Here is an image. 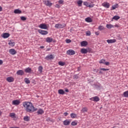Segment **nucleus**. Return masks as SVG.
<instances>
[{
	"label": "nucleus",
	"instance_id": "nucleus-1",
	"mask_svg": "<svg viewBox=\"0 0 128 128\" xmlns=\"http://www.w3.org/2000/svg\"><path fill=\"white\" fill-rule=\"evenodd\" d=\"M24 108H26V110L27 112H36L38 108H34L32 102H24L23 103Z\"/></svg>",
	"mask_w": 128,
	"mask_h": 128
},
{
	"label": "nucleus",
	"instance_id": "nucleus-2",
	"mask_svg": "<svg viewBox=\"0 0 128 128\" xmlns=\"http://www.w3.org/2000/svg\"><path fill=\"white\" fill-rule=\"evenodd\" d=\"M68 56H74V54H76V52L72 49H70L66 52Z\"/></svg>",
	"mask_w": 128,
	"mask_h": 128
},
{
	"label": "nucleus",
	"instance_id": "nucleus-3",
	"mask_svg": "<svg viewBox=\"0 0 128 128\" xmlns=\"http://www.w3.org/2000/svg\"><path fill=\"white\" fill-rule=\"evenodd\" d=\"M66 26L65 24H58L55 25V28H66Z\"/></svg>",
	"mask_w": 128,
	"mask_h": 128
},
{
	"label": "nucleus",
	"instance_id": "nucleus-4",
	"mask_svg": "<svg viewBox=\"0 0 128 128\" xmlns=\"http://www.w3.org/2000/svg\"><path fill=\"white\" fill-rule=\"evenodd\" d=\"M38 32H39V34H42L43 36H46L48 34V31L42 30H38Z\"/></svg>",
	"mask_w": 128,
	"mask_h": 128
},
{
	"label": "nucleus",
	"instance_id": "nucleus-5",
	"mask_svg": "<svg viewBox=\"0 0 128 128\" xmlns=\"http://www.w3.org/2000/svg\"><path fill=\"white\" fill-rule=\"evenodd\" d=\"M38 28L42 30H46L48 28V26L46 24H42L39 25Z\"/></svg>",
	"mask_w": 128,
	"mask_h": 128
},
{
	"label": "nucleus",
	"instance_id": "nucleus-6",
	"mask_svg": "<svg viewBox=\"0 0 128 128\" xmlns=\"http://www.w3.org/2000/svg\"><path fill=\"white\" fill-rule=\"evenodd\" d=\"M102 6L104 8H110V3L108 2H104L102 4Z\"/></svg>",
	"mask_w": 128,
	"mask_h": 128
},
{
	"label": "nucleus",
	"instance_id": "nucleus-7",
	"mask_svg": "<svg viewBox=\"0 0 128 128\" xmlns=\"http://www.w3.org/2000/svg\"><path fill=\"white\" fill-rule=\"evenodd\" d=\"M44 4L47 6H52V2H50V0L44 1Z\"/></svg>",
	"mask_w": 128,
	"mask_h": 128
},
{
	"label": "nucleus",
	"instance_id": "nucleus-8",
	"mask_svg": "<svg viewBox=\"0 0 128 128\" xmlns=\"http://www.w3.org/2000/svg\"><path fill=\"white\" fill-rule=\"evenodd\" d=\"M6 80L8 82H13L14 81V78L12 76H10L6 78Z\"/></svg>",
	"mask_w": 128,
	"mask_h": 128
},
{
	"label": "nucleus",
	"instance_id": "nucleus-9",
	"mask_svg": "<svg viewBox=\"0 0 128 128\" xmlns=\"http://www.w3.org/2000/svg\"><path fill=\"white\" fill-rule=\"evenodd\" d=\"M90 100H93V102H99V100H100V98H99L98 96H94V97H93V98H90Z\"/></svg>",
	"mask_w": 128,
	"mask_h": 128
},
{
	"label": "nucleus",
	"instance_id": "nucleus-10",
	"mask_svg": "<svg viewBox=\"0 0 128 128\" xmlns=\"http://www.w3.org/2000/svg\"><path fill=\"white\" fill-rule=\"evenodd\" d=\"M16 74L18 76H24V72L22 70H18L16 72Z\"/></svg>",
	"mask_w": 128,
	"mask_h": 128
},
{
	"label": "nucleus",
	"instance_id": "nucleus-11",
	"mask_svg": "<svg viewBox=\"0 0 128 128\" xmlns=\"http://www.w3.org/2000/svg\"><path fill=\"white\" fill-rule=\"evenodd\" d=\"M20 104V100H14L12 101V104H14V106H18Z\"/></svg>",
	"mask_w": 128,
	"mask_h": 128
},
{
	"label": "nucleus",
	"instance_id": "nucleus-12",
	"mask_svg": "<svg viewBox=\"0 0 128 128\" xmlns=\"http://www.w3.org/2000/svg\"><path fill=\"white\" fill-rule=\"evenodd\" d=\"M64 126H70V121L68 120H66L63 122Z\"/></svg>",
	"mask_w": 128,
	"mask_h": 128
},
{
	"label": "nucleus",
	"instance_id": "nucleus-13",
	"mask_svg": "<svg viewBox=\"0 0 128 128\" xmlns=\"http://www.w3.org/2000/svg\"><path fill=\"white\" fill-rule=\"evenodd\" d=\"M2 37L3 38H10V34L8 33H4Z\"/></svg>",
	"mask_w": 128,
	"mask_h": 128
},
{
	"label": "nucleus",
	"instance_id": "nucleus-14",
	"mask_svg": "<svg viewBox=\"0 0 128 128\" xmlns=\"http://www.w3.org/2000/svg\"><path fill=\"white\" fill-rule=\"evenodd\" d=\"M9 52L10 54L14 56L16 54V51L14 49H10L9 50Z\"/></svg>",
	"mask_w": 128,
	"mask_h": 128
},
{
	"label": "nucleus",
	"instance_id": "nucleus-15",
	"mask_svg": "<svg viewBox=\"0 0 128 128\" xmlns=\"http://www.w3.org/2000/svg\"><path fill=\"white\" fill-rule=\"evenodd\" d=\"M8 44H9L10 46H14L16 42H14L12 40H10L8 43Z\"/></svg>",
	"mask_w": 128,
	"mask_h": 128
},
{
	"label": "nucleus",
	"instance_id": "nucleus-16",
	"mask_svg": "<svg viewBox=\"0 0 128 128\" xmlns=\"http://www.w3.org/2000/svg\"><path fill=\"white\" fill-rule=\"evenodd\" d=\"M100 64H110V62H106V60H102L99 62Z\"/></svg>",
	"mask_w": 128,
	"mask_h": 128
},
{
	"label": "nucleus",
	"instance_id": "nucleus-17",
	"mask_svg": "<svg viewBox=\"0 0 128 128\" xmlns=\"http://www.w3.org/2000/svg\"><path fill=\"white\" fill-rule=\"evenodd\" d=\"M106 42L108 44H114L116 42V39L108 40Z\"/></svg>",
	"mask_w": 128,
	"mask_h": 128
},
{
	"label": "nucleus",
	"instance_id": "nucleus-18",
	"mask_svg": "<svg viewBox=\"0 0 128 128\" xmlns=\"http://www.w3.org/2000/svg\"><path fill=\"white\" fill-rule=\"evenodd\" d=\"M24 122H30V118L28 116H24Z\"/></svg>",
	"mask_w": 128,
	"mask_h": 128
},
{
	"label": "nucleus",
	"instance_id": "nucleus-19",
	"mask_svg": "<svg viewBox=\"0 0 128 128\" xmlns=\"http://www.w3.org/2000/svg\"><path fill=\"white\" fill-rule=\"evenodd\" d=\"M80 44L82 46H88V42L86 41L82 42Z\"/></svg>",
	"mask_w": 128,
	"mask_h": 128
},
{
	"label": "nucleus",
	"instance_id": "nucleus-20",
	"mask_svg": "<svg viewBox=\"0 0 128 128\" xmlns=\"http://www.w3.org/2000/svg\"><path fill=\"white\" fill-rule=\"evenodd\" d=\"M44 112L42 108L38 109V111L37 112L38 114H44Z\"/></svg>",
	"mask_w": 128,
	"mask_h": 128
},
{
	"label": "nucleus",
	"instance_id": "nucleus-21",
	"mask_svg": "<svg viewBox=\"0 0 128 128\" xmlns=\"http://www.w3.org/2000/svg\"><path fill=\"white\" fill-rule=\"evenodd\" d=\"M46 58L47 60H54V56L52 54H51L50 56H48L46 57Z\"/></svg>",
	"mask_w": 128,
	"mask_h": 128
},
{
	"label": "nucleus",
	"instance_id": "nucleus-22",
	"mask_svg": "<svg viewBox=\"0 0 128 128\" xmlns=\"http://www.w3.org/2000/svg\"><path fill=\"white\" fill-rule=\"evenodd\" d=\"M25 72H27L28 74H30L32 72V68H28L25 69Z\"/></svg>",
	"mask_w": 128,
	"mask_h": 128
},
{
	"label": "nucleus",
	"instance_id": "nucleus-23",
	"mask_svg": "<svg viewBox=\"0 0 128 128\" xmlns=\"http://www.w3.org/2000/svg\"><path fill=\"white\" fill-rule=\"evenodd\" d=\"M58 94H66V92H64V90L60 89L58 90Z\"/></svg>",
	"mask_w": 128,
	"mask_h": 128
},
{
	"label": "nucleus",
	"instance_id": "nucleus-24",
	"mask_svg": "<svg viewBox=\"0 0 128 128\" xmlns=\"http://www.w3.org/2000/svg\"><path fill=\"white\" fill-rule=\"evenodd\" d=\"M54 40V39H52V38H50V37H48L46 38V42H52V40Z\"/></svg>",
	"mask_w": 128,
	"mask_h": 128
},
{
	"label": "nucleus",
	"instance_id": "nucleus-25",
	"mask_svg": "<svg viewBox=\"0 0 128 128\" xmlns=\"http://www.w3.org/2000/svg\"><path fill=\"white\" fill-rule=\"evenodd\" d=\"M42 70H44V68L42 66H39L38 68V70L40 74H42Z\"/></svg>",
	"mask_w": 128,
	"mask_h": 128
},
{
	"label": "nucleus",
	"instance_id": "nucleus-26",
	"mask_svg": "<svg viewBox=\"0 0 128 128\" xmlns=\"http://www.w3.org/2000/svg\"><path fill=\"white\" fill-rule=\"evenodd\" d=\"M86 22H92V18L88 17L87 18H86L85 19Z\"/></svg>",
	"mask_w": 128,
	"mask_h": 128
},
{
	"label": "nucleus",
	"instance_id": "nucleus-27",
	"mask_svg": "<svg viewBox=\"0 0 128 128\" xmlns=\"http://www.w3.org/2000/svg\"><path fill=\"white\" fill-rule=\"evenodd\" d=\"M80 52L82 54H88V50L86 48H82Z\"/></svg>",
	"mask_w": 128,
	"mask_h": 128
},
{
	"label": "nucleus",
	"instance_id": "nucleus-28",
	"mask_svg": "<svg viewBox=\"0 0 128 128\" xmlns=\"http://www.w3.org/2000/svg\"><path fill=\"white\" fill-rule=\"evenodd\" d=\"M77 115L76 114H74V113H72L70 114V118H76Z\"/></svg>",
	"mask_w": 128,
	"mask_h": 128
},
{
	"label": "nucleus",
	"instance_id": "nucleus-29",
	"mask_svg": "<svg viewBox=\"0 0 128 128\" xmlns=\"http://www.w3.org/2000/svg\"><path fill=\"white\" fill-rule=\"evenodd\" d=\"M14 12L15 14H22V10H18V9H16L14 10Z\"/></svg>",
	"mask_w": 128,
	"mask_h": 128
},
{
	"label": "nucleus",
	"instance_id": "nucleus-30",
	"mask_svg": "<svg viewBox=\"0 0 128 128\" xmlns=\"http://www.w3.org/2000/svg\"><path fill=\"white\" fill-rule=\"evenodd\" d=\"M106 27L107 28H114V25L112 24H107L106 25Z\"/></svg>",
	"mask_w": 128,
	"mask_h": 128
},
{
	"label": "nucleus",
	"instance_id": "nucleus-31",
	"mask_svg": "<svg viewBox=\"0 0 128 128\" xmlns=\"http://www.w3.org/2000/svg\"><path fill=\"white\" fill-rule=\"evenodd\" d=\"M24 80L26 84H30V80H28V78H26L24 79Z\"/></svg>",
	"mask_w": 128,
	"mask_h": 128
},
{
	"label": "nucleus",
	"instance_id": "nucleus-32",
	"mask_svg": "<svg viewBox=\"0 0 128 128\" xmlns=\"http://www.w3.org/2000/svg\"><path fill=\"white\" fill-rule=\"evenodd\" d=\"M118 8V4H115L112 6V10H116V8Z\"/></svg>",
	"mask_w": 128,
	"mask_h": 128
},
{
	"label": "nucleus",
	"instance_id": "nucleus-33",
	"mask_svg": "<svg viewBox=\"0 0 128 128\" xmlns=\"http://www.w3.org/2000/svg\"><path fill=\"white\" fill-rule=\"evenodd\" d=\"M123 96H124V98H128V90L124 92L123 93Z\"/></svg>",
	"mask_w": 128,
	"mask_h": 128
},
{
	"label": "nucleus",
	"instance_id": "nucleus-34",
	"mask_svg": "<svg viewBox=\"0 0 128 128\" xmlns=\"http://www.w3.org/2000/svg\"><path fill=\"white\" fill-rule=\"evenodd\" d=\"M120 17L119 16H114L112 18V20H120Z\"/></svg>",
	"mask_w": 128,
	"mask_h": 128
},
{
	"label": "nucleus",
	"instance_id": "nucleus-35",
	"mask_svg": "<svg viewBox=\"0 0 128 128\" xmlns=\"http://www.w3.org/2000/svg\"><path fill=\"white\" fill-rule=\"evenodd\" d=\"M81 112H88V108H84L82 109Z\"/></svg>",
	"mask_w": 128,
	"mask_h": 128
},
{
	"label": "nucleus",
	"instance_id": "nucleus-36",
	"mask_svg": "<svg viewBox=\"0 0 128 128\" xmlns=\"http://www.w3.org/2000/svg\"><path fill=\"white\" fill-rule=\"evenodd\" d=\"M73 78L74 80H78V78H80V77L78 74H74L73 76Z\"/></svg>",
	"mask_w": 128,
	"mask_h": 128
},
{
	"label": "nucleus",
	"instance_id": "nucleus-37",
	"mask_svg": "<svg viewBox=\"0 0 128 128\" xmlns=\"http://www.w3.org/2000/svg\"><path fill=\"white\" fill-rule=\"evenodd\" d=\"M95 88H96L99 90V88H102V85L100 84H95Z\"/></svg>",
	"mask_w": 128,
	"mask_h": 128
},
{
	"label": "nucleus",
	"instance_id": "nucleus-38",
	"mask_svg": "<svg viewBox=\"0 0 128 128\" xmlns=\"http://www.w3.org/2000/svg\"><path fill=\"white\" fill-rule=\"evenodd\" d=\"M98 30H104V27L102 26H98Z\"/></svg>",
	"mask_w": 128,
	"mask_h": 128
},
{
	"label": "nucleus",
	"instance_id": "nucleus-39",
	"mask_svg": "<svg viewBox=\"0 0 128 128\" xmlns=\"http://www.w3.org/2000/svg\"><path fill=\"white\" fill-rule=\"evenodd\" d=\"M77 4L79 6H82V0H78L77 2Z\"/></svg>",
	"mask_w": 128,
	"mask_h": 128
},
{
	"label": "nucleus",
	"instance_id": "nucleus-40",
	"mask_svg": "<svg viewBox=\"0 0 128 128\" xmlns=\"http://www.w3.org/2000/svg\"><path fill=\"white\" fill-rule=\"evenodd\" d=\"M10 116L11 118H16V114L14 113L10 114Z\"/></svg>",
	"mask_w": 128,
	"mask_h": 128
},
{
	"label": "nucleus",
	"instance_id": "nucleus-41",
	"mask_svg": "<svg viewBox=\"0 0 128 128\" xmlns=\"http://www.w3.org/2000/svg\"><path fill=\"white\" fill-rule=\"evenodd\" d=\"M78 122H76V121H73L71 123V125L73 126H76Z\"/></svg>",
	"mask_w": 128,
	"mask_h": 128
},
{
	"label": "nucleus",
	"instance_id": "nucleus-42",
	"mask_svg": "<svg viewBox=\"0 0 128 128\" xmlns=\"http://www.w3.org/2000/svg\"><path fill=\"white\" fill-rule=\"evenodd\" d=\"M20 20H26V18L24 16H21L20 17Z\"/></svg>",
	"mask_w": 128,
	"mask_h": 128
},
{
	"label": "nucleus",
	"instance_id": "nucleus-43",
	"mask_svg": "<svg viewBox=\"0 0 128 128\" xmlns=\"http://www.w3.org/2000/svg\"><path fill=\"white\" fill-rule=\"evenodd\" d=\"M100 70L104 71L110 70V69L105 68H100Z\"/></svg>",
	"mask_w": 128,
	"mask_h": 128
},
{
	"label": "nucleus",
	"instance_id": "nucleus-44",
	"mask_svg": "<svg viewBox=\"0 0 128 128\" xmlns=\"http://www.w3.org/2000/svg\"><path fill=\"white\" fill-rule=\"evenodd\" d=\"M98 74H104V72H102L101 70H98Z\"/></svg>",
	"mask_w": 128,
	"mask_h": 128
},
{
	"label": "nucleus",
	"instance_id": "nucleus-45",
	"mask_svg": "<svg viewBox=\"0 0 128 128\" xmlns=\"http://www.w3.org/2000/svg\"><path fill=\"white\" fill-rule=\"evenodd\" d=\"M84 6H88V3L87 2H84Z\"/></svg>",
	"mask_w": 128,
	"mask_h": 128
},
{
	"label": "nucleus",
	"instance_id": "nucleus-46",
	"mask_svg": "<svg viewBox=\"0 0 128 128\" xmlns=\"http://www.w3.org/2000/svg\"><path fill=\"white\" fill-rule=\"evenodd\" d=\"M66 42L67 44H70V42H72V40L70 39H66Z\"/></svg>",
	"mask_w": 128,
	"mask_h": 128
},
{
	"label": "nucleus",
	"instance_id": "nucleus-47",
	"mask_svg": "<svg viewBox=\"0 0 128 128\" xmlns=\"http://www.w3.org/2000/svg\"><path fill=\"white\" fill-rule=\"evenodd\" d=\"M64 2V0H59L58 1V3L60 4H62Z\"/></svg>",
	"mask_w": 128,
	"mask_h": 128
},
{
	"label": "nucleus",
	"instance_id": "nucleus-48",
	"mask_svg": "<svg viewBox=\"0 0 128 128\" xmlns=\"http://www.w3.org/2000/svg\"><path fill=\"white\" fill-rule=\"evenodd\" d=\"M94 4H88V8H94Z\"/></svg>",
	"mask_w": 128,
	"mask_h": 128
},
{
	"label": "nucleus",
	"instance_id": "nucleus-49",
	"mask_svg": "<svg viewBox=\"0 0 128 128\" xmlns=\"http://www.w3.org/2000/svg\"><path fill=\"white\" fill-rule=\"evenodd\" d=\"M86 36H90V34H91L90 32V31L86 32Z\"/></svg>",
	"mask_w": 128,
	"mask_h": 128
},
{
	"label": "nucleus",
	"instance_id": "nucleus-50",
	"mask_svg": "<svg viewBox=\"0 0 128 128\" xmlns=\"http://www.w3.org/2000/svg\"><path fill=\"white\" fill-rule=\"evenodd\" d=\"M65 92H70V90H68V88H65Z\"/></svg>",
	"mask_w": 128,
	"mask_h": 128
},
{
	"label": "nucleus",
	"instance_id": "nucleus-51",
	"mask_svg": "<svg viewBox=\"0 0 128 128\" xmlns=\"http://www.w3.org/2000/svg\"><path fill=\"white\" fill-rule=\"evenodd\" d=\"M56 7L58 8H60V6L58 4H56Z\"/></svg>",
	"mask_w": 128,
	"mask_h": 128
},
{
	"label": "nucleus",
	"instance_id": "nucleus-52",
	"mask_svg": "<svg viewBox=\"0 0 128 128\" xmlns=\"http://www.w3.org/2000/svg\"><path fill=\"white\" fill-rule=\"evenodd\" d=\"M95 34H96V36H98L100 34V32H95Z\"/></svg>",
	"mask_w": 128,
	"mask_h": 128
},
{
	"label": "nucleus",
	"instance_id": "nucleus-53",
	"mask_svg": "<svg viewBox=\"0 0 128 128\" xmlns=\"http://www.w3.org/2000/svg\"><path fill=\"white\" fill-rule=\"evenodd\" d=\"M64 116H68V113L67 112H66L64 114Z\"/></svg>",
	"mask_w": 128,
	"mask_h": 128
},
{
	"label": "nucleus",
	"instance_id": "nucleus-54",
	"mask_svg": "<svg viewBox=\"0 0 128 128\" xmlns=\"http://www.w3.org/2000/svg\"><path fill=\"white\" fill-rule=\"evenodd\" d=\"M58 64H64V63L62 62H58Z\"/></svg>",
	"mask_w": 128,
	"mask_h": 128
},
{
	"label": "nucleus",
	"instance_id": "nucleus-55",
	"mask_svg": "<svg viewBox=\"0 0 128 128\" xmlns=\"http://www.w3.org/2000/svg\"><path fill=\"white\" fill-rule=\"evenodd\" d=\"M80 67H78L77 68V72H80Z\"/></svg>",
	"mask_w": 128,
	"mask_h": 128
},
{
	"label": "nucleus",
	"instance_id": "nucleus-56",
	"mask_svg": "<svg viewBox=\"0 0 128 128\" xmlns=\"http://www.w3.org/2000/svg\"><path fill=\"white\" fill-rule=\"evenodd\" d=\"M3 62L2 60H0V64H2Z\"/></svg>",
	"mask_w": 128,
	"mask_h": 128
},
{
	"label": "nucleus",
	"instance_id": "nucleus-57",
	"mask_svg": "<svg viewBox=\"0 0 128 128\" xmlns=\"http://www.w3.org/2000/svg\"><path fill=\"white\" fill-rule=\"evenodd\" d=\"M0 12H2V7L0 6Z\"/></svg>",
	"mask_w": 128,
	"mask_h": 128
},
{
	"label": "nucleus",
	"instance_id": "nucleus-58",
	"mask_svg": "<svg viewBox=\"0 0 128 128\" xmlns=\"http://www.w3.org/2000/svg\"><path fill=\"white\" fill-rule=\"evenodd\" d=\"M10 128H20L19 127H10Z\"/></svg>",
	"mask_w": 128,
	"mask_h": 128
},
{
	"label": "nucleus",
	"instance_id": "nucleus-59",
	"mask_svg": "<svg viewBox=\"0 0 128 128\" xmlns=\"http://www.w3.org/2000/svg\"><path fill=\"white\" fill-rule=\"evenodd\" d=\"M48 122H50V118H48Z\"/></svg>",
	"mask_w": 128,
	"mask_h": 128
},
{
	"label": "nucleus",
	"instance_id": "nucleus-60",
	"mask_svg": "<svg viewBox=\"0 0 128 128\" xmlns=\"http://www.w3.org/2000/svg\"><path fill=\"white\" fill-rule=\"evenodd\" d=\"M40 48H44V46H41Z\"/></svg>",
	"mask_w": 128,
	"mask_h": 128
},
{
	"label": "nucleus",
	"instance_id": "nucleus-61",
	"mask_svg": "<svg viewBox=\"0 0 128 128\" xmlns=\"http://www.w3.org/2000/svg\"><path fill=\"white\" fill-rule=\"evenodd\" d=\"M60 66H64V64H60Z\"/></svg>",
	"mask_w": 128,
	"mask_h": 128
},
{
	"label": "nucleus",
	"instance_id": "nucleus-62",
	"mask_svg": "<svg viewBox=\"0 0 128 128\" xmlns=\"http://www.w3.org/2000/svg\"><path fill=\"white\" fill-rule=\"evenodd\" d=\"M2 114V112L0 111V116Z\"/></svg>",
	"mask_w": 128,
	"mask_h": 128
},
{
	"label": "nucleus",
	"instance_id": "nucleus-63",
	"mask_svg": "<svg viewBox=\"0 0 128 128\" xmlns=\"http://www.w3.org/2000/svg\"><path fill=\"white\" fill-rule=\"evenodd\" d=\"M115 26H118V25H116Z\"/></svg>",
	"mask_w": 128,
	"mask_h": 128
},
{
	"label": "nucleus",
	"instance_id": "nucleus-64",
	"mask_svg": "<svg viewBox=\"0 0 128 128\" xmlns=\"http://www.w3.org/2000/svg\"><path fill=\"white\" fill-rule=\"evenodd\" d=\"M7 128L6 127H5V128Z\"/></svg>",
	"mask_w": 128,
	"mask_h": 128
}]
</instances>
